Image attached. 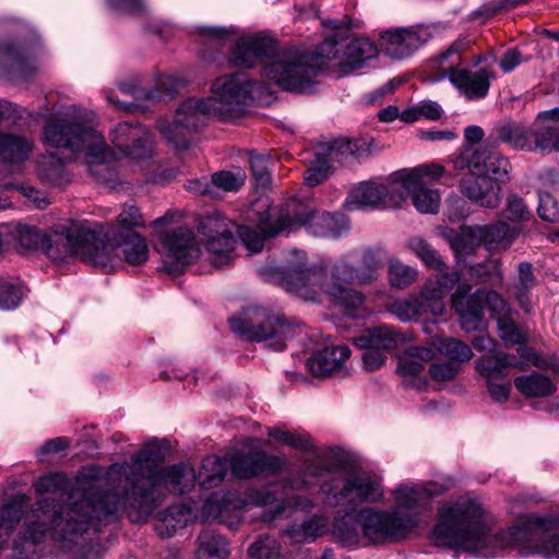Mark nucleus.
I'll list each match as a JSON object with an SVG mask.
<instances>
[{
  "label": "nucleus",
  "mask_w": 559,
  "mask_h": 559,
  "mask_svg": "<svg viewBox=\"0 0 559 559\" xmlns=\"http://www.w3.org/2000/svg\"><path fill=\"white\" fill-rule=\"evenodd\" d=\"M99 468H86L78 480V488L71 492V502L58 509L56 499L45 497L24 509L20 522L9 535L1 539L3 551L0 559H36L37 548L48 537L57 542L67 551L74 552L75 559H102L104 547L94 542L92 534L100 526L116 521L99 519L103 509L100 500L106 490L98 479Z\"/></svg>",
  "instance_id": "f257e3e1"
},
{
  "label": "nucleus",
  "mask_w": 559,
  "mask_h": 559,
  "mask_svg": "<svg viewBox=\"0 0 559 559\" xmlns=\"http://www.w3.org/2000/svg\"><path fill=\"white\" fill-rule=\"evenodd\" d=\"M431 538L438 546L464 550L477 557H495L500 549H515L522 557L539 555L559 558V522L530 514L492 535L481 504L469 497L450 500L438 509Z\"/></svg>",
  "instance_id": "f03ea898"
},
{
  "label": "nucleus",
  "mask_w": 559,
  "mask_h": 559,
  "mask_svg": "<svg viewBox=\"0 0 559 559\" xmlns=\"http://www.w3.org/2000/svg\"><path fill=\"white\" fill-rule=\"evenodd\" d=\"M160 451L145 447L130 462L112 464L98 479L106 490L100 500L99 519H112L126 512L133 523H145L167 492L182 495L190 491L197 475L188 464L160 466Z\"/></svg>",
  "instance_id": "7ed1b4c3"
},
{
  "label": "nucleus",
  "mask_w": 559,
  "mask_h": 559,
  "mask_svg": "<svg viewBox=\"0 0 559 559\" xmlns=\"http://www.w3.org/2000/svg\"><path fill=\"white\" fill-rule=\"evenodd\" d=\"M273 214H269V218ZM305 227L309 234L321 238H340L349 229L348 219L341 213L331 214L312 209L297 198L286 202L281 215L275 221H261L255 227L237 226L219 212L203 217L199 223V231L206 238V250L211 263L216 267H225L233 260V251L237 242L236 231L245 247L252 253L260 252L267 237L297 227Z\"/></svg>",
  "instance_id": "20e7f679"
},
{
  "label": "nucleus",
  "mask_w": 559,
  "mask_h": 559,
  "mask_svg": "<svg viewBox=\"0 0 559 559\" xmlns=\"http://www.w3.org/2000/svg\"><path fill=\"white\" fill-rule=\"evenodd\" d=\"M306 258L301 250H289L282 265L266 264L258 270V274L263 281L276 284L304 300L319 301L320 295L325 294L349 317L370 313L364 307L365 295L346 286L357 283L358 275L347 259L308 265Z\"/></svg>",
  "instance_id": "39448f33"
},
{
  "label": "nucleus",
  "mask_w": 559,
  "mask_h": 559,
  "mask_svg": "<svg viewBox=\"0 0 559 559\" xmlns=\"http://www.w3.org/2000/svg\"><path fill=\"white\" fill-rule=\"evenodd\" d=\"M94 111L70 105L46 118L43 128L45 145L83 154L91 174L99 181L109 182L111 170L107 163L112 157L105 138L95 130Z\"/></svg>",
  "instance_id": "423d86ee"
},
{
  "label": "nucleus",
  "mask_w": 559,
  "mask_h": 559,
  "mask_svg": "<svg viewBox=\"0 0 559 559\" xmlns=\"http://www.w3.org/2000/svg\"><path fill=\"white\" fill-rule=\"evenodd\" d=\"M9 234L21 248L40 249L52 261L66 262L70 258H80L105 267L112 261V248L104 245L95 230L84 223L72 222L69 226L55 228L51 234L17 223L10 227Z\"/></svg>",
  "instance_id": "0eeeda50"
},
{
  "label": "nucleus",
  "mask_w": 559,
  "mask_h": 559,
  "mask_svg": "<svg viewBox=\"0 0 559 559\" xmlns=\"http://www.w3.org/2000/svg\"><path fill=\"white\" fill-rule=\"evenodd\" d=\"M456 170L467 169L473 176L461 180V192L485 207H497L500 203V185L509 180L511 165L500 152L488 143L478 147L464 146L450 156Z\"/></svg>",
  "instance_id": "6e6552de"
},
{
  "label": "nucleus",
  "mask_w": 559,
  "mask_h": 559,
  "mask_svg": "<svg viewBox=\"0 0 559 559\" xmlns=\"http://www.w3.org/2000/svg\"><path fill=\"white\" fill-rule=\"evenodd\" d=\"M341 59L338 43L330 37L312 53L295 48L281 50L276 60L265 69V75L284 91L307 93L312 91L319 72L331 62L338 67Z\"/></svg>",
  "instance_id": "1a4fd4ad"
},
{
  "label": "nucleus",
  "mask_w": 559,
  "mask_h": 559,
  "mask_svg": "<svg viewBox=\"0 0 559 559\" xmlns=\"http://www.w3.org/2000/svg\"><path fill=\"white\" fill-rule=\"evenodd\" d=\"M229 325L234 333L252 342H264L275 352L285 349L286 342L294 337L299 329L282 313L261 307L247 309L243 317L229 319Z\"/></svg>",
  "instance_id": "9d476101"
},
{
  "label": "nucleus",
  "mask_w": 559,
  "mask_h": 559,
  "mask_svg": "<svg viewBox=\"0 0 559 559\" xmlns=\"http://www.w3.org/2000/svg\"><path fill=\"white\" fill-rule=\"evenodd\" d=\"M212 116H214L213 108L209 106L205 98L191 97L178 106L173 121L160 119L157 128L167 144L182 154L190 147L188 133L203 128Z\"/></svg>",
  "instance_id": "9b49d317"
},
{
  "label": "nucleus",
  "mask_w": 559,
  "mask_h": 559,
  "mask_svg": "<svg viewBox=\"0 0 559 559\" xmlns=\"http://www.w3.org/2000/svg\"><path fill=\"white\" fill-rule=\"evenodd\" d=\"M323 503L328 507H345L354 510L365 502H377L383 497L378 480L366 475L332 477L320 486Z\"/></svg>",
  "instance_id": "f8f14e48"
},
{
  "label": "nucleus",
  "mask_w": 559,
  "mask_h": 559,
  "mask_svg": "<svg viewBox=\"0 0 559 559\" xmlns=\"http://www.w3.org/2000/svg\"><path fill=\"white\" fill-rule=\"evenodd\" d=\"M255 86L242 72L217 78L212 84V96L206 97L214 116L228 120L240 116L252 99Z\"/></svg>",
  "instance_id": "ddd939ff"
},
{
  "label": "nucleus",
  "mask_w": 559,
  "mask_h": 559,
  "mask_svg": "<svg viewBox=\"0 0 559 559\" xmlns=\"http://www.w3.org/2000/svg\"><path fill=\"white\" fill-rule=\"evenodd\" d=\"M451 304L464 324L476 326L483 320L486 307L495 317L508 318L512 309L508 302L495 290L479 288L472 293V286L462 282L451 296Z\"/></svg>",
  "instance_id": "4468645a"
},
{
  "label": "nucleus",
  "mask_w": 559,
  "mask_h": 559,
  "mask_svg": "<svg viewBox=\"0 0 559 559\" xmlns=\"http://www.w3.org/2000/svg\"><path fill=\"white\" fill-rule=\"evenodd\" d=\"M158 251L162 255L163 270L173 276L179 275L201 252L193 230L187 227L163 234Z\"/></svg>",
  "instance_id": "2eb2a0df"
},
{
  "label": "nucleus",
  "mask_w": 559,
  "mask_h": 559,
  "mask_svg": "<svg viewBox=\"0 0 559 559\" xmlns=\"http://www.w3.org/2000/svg\"><path fill=\"white\" fill-rule=\"evenodd\" d=\"M357 519L364 535L371 542H381L386 538L403 537L416 526L415 515H399L392 512L362 509Z\"/></svg>",
  "instance_id": "dca6fc26"
},
{
  "label": "nucleus",
  "mask_w": 559,
  "mask_h": 559,
  "mask_svg": "<svg viewBox=\"0 0 559 559\" xmlns=\"http://www.w3.org/2000/svg\"><path fill=\"white\" fill-rule=\"evenodd\" d=\"M454 484L455 480L451 476H442L439 480L424 484H402L394 490V510L399 515H415L417 521L420 509L430 499L452 489Z\"/></svg>",
  "instance_id": "f3484780"
},
{
  "label": "nucleus",
  "mask_w": 559,
  "mask_h": 559,
  "mask_svg": "<svg viewBox=\"0 0 559 559\" xmlns=\"http://www.w3.org/2000/svg\"><path fill=\"white\" fill-rule=\"evenodd\" d=\"M271 485L262 488L250 487L240 497L237 492H227L221 500L215 496L206 500V504H217V518L219 522L231 526L240 521L241 511L247 507H265L276 501V495L271 490Z\"/></svg>",
  "instance_id": "a211bd4d"
},
{
  "label": "nucleus",
  "mask_w": 559,
  "mask_h": 559,
  "mask_svg": "<svg viewBox=\"0 0 559 559\" xmlns=\"http://www.w3.org/2000/svg\"><path fill=\"white\" fill-rule=\"evenodd\" d=\"M112 144L126 156L136 159L143 170L151 167L152 134L139 122H120L110 130Z\"/></svg>",
  "instance_id": "6ab92c4d"
},
{
  "label": "nucleus",
  "mask_w": 559,
  "mask_h": 559,
  "mask_svg": "<svg viewBox=\"0 0 559 559\" xmlns=\"http://www.w3.org/2000/svg\"><path fill=\"white\" fill-rule=\"evenodd\" d=\"M281 51H277V41L267 35L257 34L245 36L237 40L229 56V63L235 67L253 68L266 58H272L263 69V76L266 78L265 69L272 64ZM276 84L274 80H272Z\"/></svg>",
  "instance_id": "aec40b11"
},
{
  "label": "nucleus",
  "mask_w": 559,
  "mask_h": 559,
  "mask_svg": "<svg viewBox=\"0 0 559 559\" xmlns=\"http://www.w3.org/2000/svg\"><path fill=\"white\" fill-rule=\"evenodd\" d=\"M231 474L242 480L262 475H277L285 466V459L259 450L253 452L236 451L228 457Z\"/></svg>",
  "instance_id": "412c9836"
},
{
  "label": "nucleus",
  "mask_w": 559,
  "mask_h": 559,
  "mask_svg": "<svg viewBox=\"0 0 559 559\" xmlns=\"http://www.w3.org/2000/svg\"><path fill=\"white\" fill-rule=\"evenodd\" d=\"M432 37L429 26L416 25L384 31L380 35V47L392 59L411 57L420 46Z\"/></svg>",
  "instance_id": "4be33fe9"
},
{
  "label": "nucleus",
  "mask_w": 559,
  "mask_h": 559,
  "mask_svg": "<svg viewBox=\"0 0 559 559\" xmlns=\"http://www.w3.org/2000/svg\"><path fill=\"white\" fill-rule=\"evenodd\" d=\"M442 78H447L461 95L469 100L480 99L488 95L491 81L496 79L489 68L469 70L451 63L443 70Z\"/></svg>",
  "instance_id": "5701e85b"
},
{
  "label": "nucleus",
  "mask_w": 559,
  "mask_h": 559,
  "mask_svg": "<svg viewBox=\"0 0 559 559\" xmlns=\"http://www.w3.org/2000/svg\"><path fill=\"white\" fill-rule=\"evenodd\" d=\"M395 174L391 176L388 185L374 180L364 181L357 185L348 194L345 205L349 210H358L364 206L374 207L385 201L396 205L397 192H404L403 188L393 189Z\"/></svg>",
  "instance_id": "b1692460"
},
{
  "label": "nucleus",
  "mask_w": 559,
  "mask_h": 559,
  "mask_svg": "<svg viewBox=\"0 0 559 559\" xmlns=\"http://www.w3.org/2000/svg\"><path fill=\"white\" fill-rule=\"evenodd\" d=\"M461 275L457 271L442 272L427 278L419 296L433 317H442L445 312L444 297L452 288L460 284Z\"/></svg>",
  "instance_id": "393cba45"
},
{
  "label": "nucleus",
  "mask_w": 559,
  "mask_h": 559,
  "mask_svg": "<svg viewBox=\"0 0 559 559\" xmlns=\"http://www.w3.org/2000/svg\"><path fill=\"white\" fill-rule=\"evenodd\" d=\"M358 348H373L380 352H391L406 342V337L392 325H379L367 329L353 340Z\"/></svg>",
  "instance_id": "a878e982"
},
{
  "label": "nucleus",
  "mask_w": 559,
  "mask_h": 559,
  "mask_svg": "<svg viewBox=\"0 0 559 559\" xmlns=\"http://www.w3.org/2000/svg\"><path fill=\"white\" fill-rule=\"evenodd\" d=\"M349 356L350 349L347 345L325 347L308 358L307 367L314 376H330L341 372Z\"/></svg>",
  "instance_id": "bb28decb"
},
{
  "label": "nucleus",
  "mask_w": 559,
  "mask_h": 559,
  "mask_svg": "<svg viewBox=\"0 0 559 559\" xmlns=\"http://www.w3.org/2000/svg\"><path fill=\"white\" fill-rule=\"evenodd\" d=\"M332 471V465L321 454L302 460V466L296 475H290L281 480L284 489L297 491L308 490L313 487L312 478H319Z\"/></svg>",
  "instance_id": "cd10ccee"
},
{
  "label": "nucleus",
  "mask_w": 559,
  "mask_h": 559,
  "mask_svg": "<svg viewBox=\"0 0 559 559\" xmlns=\"http://www.w3.org/2000/svg\"><path fill=\"white\" fill-rule=\"evenodd\" d=\"M96 236L98 239L107 246H110L112 248L111 255L112 261L111 264L108 266H103L105 271H108L114 267L118 254H117V246L122 247V253L124 255V260L132 265H139L144 263L148 258V248L145 239L138 233L134 231H128L126 235L121 236V240H116V246L110 243L109 241H104V239L100 237V234L95 230ZM102 267V265H98Z\"/></svg>",
  "instance_id": "c85d7f7f"
},
{
  "label": "nucleus",
  "mask_w": 559,
  "mask_h": 559,
  "mask_svg": "<svg viewBox=\"0 0 559 559\" xmlns=\"http://www.w3.org/2000/svg\"><path fill=\"white\" fill-rule=\"evenodd\" d=\"M510 368L522 370L523 362L518 361L514 355L502 350L483 355L475 361L476 371L486 381L504 379Z\"/></svg>",
  "instance_id": "c756f323"
},
{
  "label": "nucleus",
  "mask_w": 559,
  "mask_h": 559,
  "mask_svg": "<svg viewBox=\"0 0 559 559\" xmlns=\"http://www.w3.org/2000/svg\"><path fill=\"white\" fill-rule=\"evenodd\" d=\"M378 55L379 49L370 39L354 38L345 46L338 68L343 73H347L364 67L367 61L374 59Z\"/></svg>",
  "instance_id": "7c9ffc66"
},
{
  "label": "nucleus",
  "mask_w": 559,
  "mask_h": 559,
  "mask_svg": "<svg viewBox=\"0 0 559 559\" xmlns=\"http://www.w3.org/2000/svg\"><path fill=\"white\" fill-rule=\"evenodd\" d=\"M444 171V167L438 164L423 165L409 170L399 171L395 174L393 189L403 188L404 192L412 191L437 180Z\"/></svg>",
  "instance_id": "2f4dec72"
},
{
  "label": "nucleus",
  "mask_w": 559,
  "mask_h": 559,
  "mask_svg": "<svg viewBox=\"0 0 559 559\" xmlns=\"http://www.w3.org/2000/svg\"><path fill=\"white\" fill-rule=\"evenodd\" d=\"M192 520L191 509L183 504H174L158 512L154 523L156 534L162 538L173 537Z\"/></svg>",
  "instance_id": "473e14b6"
},
{
  "label": "nucleus",
  "mask_w": 559,
  "mask_h": 559,
  "mask_svg": "<svg viewBox=\"0 0 559 559\" xmlns=\"http://www.w3.org/2000/svg\"><path fill=\"white\" fill-rule=\"evenodd\" d=\"M34 151V142L20 134L0 131V160L9 164H22Z\"/></svg>",
  "instance_id": "72a5a7b5"
},
{
  "label": "nucleus",
  "mask_w": 559,
  "mask_h": 559,
  "mask_svg": "<svg viewBox=\"0 0 559 559\" xmlns=\"http://www.w3.org/2000/svg\"><path fill=\"white\" fill-rule=\"evenodd\" d=\"M37 174L43 182L62 187L71 181L72 175L67 169L64 158L57 153H47L37 160Z\"/></svg>",
  "instance_id": "f704fd0d"
},
{
  "label": "nucleus",
  "mask_w": 559,
  "mask_h": 559,
  "mask_svg": "<svg viewBox=\"0 0 559 559\" xmlns=\"http://www.w3.org/2000/svg\"><path fill=\"white\" fill-rule=\"evenodd\" d=\"M481 245L491 252L508 249L515 238V233L506 223H497L493 225L476 226L473 231Z\"/></svg>",
  "instance_id": "c9c22d12"
},
{
  "label": "nucleus",
  "mask_w": 559,
  "mask_h": 559,
  "mask_svg": "<svg viewBox=\"0 0 559 559\" xmlns=\"http://www.w3.org/2000/svg\"><path fill=\"white\" fill-rule=\"evenodd\" d=\"M228 467V459L209 455L202 460L197 480L204 489L214 488L224 480Z\"/></svg>",
  "instance_id": "e433bc0d"
},
{
  "label": "nucleus",
  "mask_w": 559,
  "mask_h": 559,
  "mask_svg": "<svg viewBox=\"0 0 559 559\" xmlns=\"http://www.w3.org/2000/svg\"><path fill=\"white\" fill-rule=\"evenodd\" d=\"M386 311L403 323L415 322L429 312L420 296L408 295L397 298L386 306Z\"/></svg>",
  "instance_id": "4c0bfd02"
},
{
  "label": "nucleus",
  "mask_w": 559,
  "mask_h": 559,
  "mask_svg": "<svg viewBox=\"0 0 559 559\" xmlns=\"http://www.w3.org/2000/svg\"><path fill=\"white\" fill-rule=\"evenodd\" d=\"M228 542L222 535L204 531L198 537L195 559H228Z\"/></svg>",
  "instance_id": "58836bf2"
},
{
  "label": "nucleus",
  "mask_w": 559,
  "mask_h": 559,
  "mask_svg": "<svg viewBox=\"0 0 559 559\" xmlns=\"http://www.w3.org/2000/svg\"><path fill=\"white\" fill-rule=\"evenodd\" d=\"M435 356L436 349L432 346L414 347L399 358L397 371L404 377L417 376Z\"/></svg>",
  "instance_id": "ea45409f"
},
{
  "label": "nucleus",
  "mask_w": 559,
  "mask_h": 559,
  "mask_svg": "<svg viewBox=\"0 0 559 559\" xmlns=\"http://www.w3.org/2000/svg\"><path fill=\"white\" fill-rule=\"evenodd\" d=\"M328 518L313 515L300 524H292L286 534L296 544L311 543L326 531Z\"/></svg>",
  "instance_id": "a19ab883"
},
{
  "label": "nucleus",
  "mask_w": 559,
  "mask_h": 559,
  "mask_svg": "<svg viewBox=\"0 0 559 559\" xmlns=\"http://www.w3.org/2000/svg\"><path fill=\"white\" fill-rule=\"evenodd\" d=\"M516 390L525 397H545L555 392L551 380L538 372L516 377L513 381Z\"/></svg>",
  "instance_id": "79ce46f5"
},
{
  "label": "nucleus",
  "mask_w": 559,
  "mask_h": 559,
  "mask_svg": "<svg viewBox=\"0 0 559 559\" xmlns=\"http://www.w3.org/2000/svg\"><path fill=\"white\" fill-rule=\"evenodd\" d=\"M373 144L372 139H338L330 144V153L337 157V162H342L348 156L359 159L368 156L372 152Z\"/></svg>",
  "instance_id": "37998d69"
},
{
  "label": "nucleus",
  "mask_w": 559,
  "mask_h": 559,
  "mask_svg": "<svg viewBox=\"0 0 559 559\" xmlns=\"http://www.w3.org/2000/svg\"><path fill=\"white\" fill-rule=\"evenodd\" d=\"M408 195H412L413 204L420 213H437L440 205V195L438 190L420 186L412 191L397 192L396 205L406 200Z\"/></svg>",
  "instance_id": "c03bdc74"
},
{
  "label": "nucleus",
  "mask_w": 559,
  "mask_h": 559,
  "mask_svg": "<svg viewBox=\"0 0 559 559\" xmlns=\"http://www.w3.org/2000/svg\"><path fill=\"white\" fill-rule=\"evenodd\" d=\"M267 436L281 444L304 453H309L313 450L312 440L306 432L290 431L284 427L274 426L267 428Z\"/></svg>",
  "instance_id": "a18cd8bd"
},
{
  "label": "nucleus",
  "mask_w": 559,
  "mask_h": 559,
  "mask_svg": "<svg viewBox=\"0 0 559 559\" xmlns=\"http://www.w3.org/2000/svg\"><path fill=\"white\" fill-rule=\"evenodd\" d=\"M498 336L507 347L525 345L530 342V331L516 323L511 316L497 319Z\"/></svg>",
  "instance_id": "49530a36"
},
{
  "label": "nucleus",
  "mask_w": 559,
  "mask_h": 559,
  "mask_svg": "<svg viewBox=\"0 0 559 559\" xmlns=\"http://www.w3.org/2000/svg\"><path fill=\"white\" fill-rule=\"evenodd\" d=\"M500 141L518 150H533V132L516 123H506L497 129Z\"/></svg>",
  "instance_id": "de8ad7c7"
},
{
  "label": "nucleus",
  "mask_w": 559,
  "mask_h": 559,
  "mask_svg": "<svg viewBox=\"0 0 559 559\" xmlns=\"http://www.w3.org/2000/svg\"><path fill=\"white\" fill-rule=\"evenodd\" d=\"M337 160L335 155L330 153V145L322 152L316 153L314 159L305 171V183L314 187L321 183L328 176L331 160Z\"/></svg>",
  "instance_id": "09e8293b"
},
{
  "label": "nucleus",
  "mask_w": 559,
  "mask_h": 559,
  "mask_svg": "<svg viewBox=\"0 0 559 559\" xmlns=\"http://www.w3.org/2000/svg\"><path fill=\"white\" fill-rule=\"evenodd\" d=\"M383 266L379 250H366L361 257V264L357 269V284L366 285L374 282Z\"/></svg>",
  "instance_id": "8fccbe9b"
},
{
  "label": "nucleus",
  "mask_w": 559,
  "mask_h": 559,
  "mask_svg": "<svg viewBox=\"0 0 559 559\" xmlns=\"http://www.w3.org/2000/svg\"><path fill=\"white\" fill-rule=\"evenodd\" d=\"M407 247L427 267L436 271H442L445 266V263L438 251L435 250L425 239L420 237H413L407 241Z\"/></svg>",
  "instance_id": "3c124183"
},
{
  "label": "nucleus",
  "mask_w": 559,
  "mask_h": 559,
  "mask_svg": "<svg viewBox=\"0 0 559 559\" xmlns=\"http://www.w3.org/2000/svg\"><path fill=\"white\" fill-rule=\"evenodd\" d=\"M388 277L392 287L405 289L416 282L418 271L397 259H391L388 266Z\"/></svg>",
  "instance_id": "603ef678"
},
{
  "label": "nucleus",
  "mask_w": 559,
  "mask_h": 559,
  "mask_svg": "<svg viewBox=\"0 0 559 559\" xmlns=\"http://www.w3.org/2000/svg\"><path fill=\"white\" fill-rule=\"evenodd\" d=\"M519 282L516 284V299L520 307L530 312L532 302L528 297V292L535 286V277L533 275L532 264L528 262H521L519 264Z\"/></svg>",
  "instance_id": "864d4df0"
},
{
  "label": "nucleus",
  "mask_w": 559,
  "mask_h": 559,
  "mask_svg": "<svg viewBox=\"0 0 559 559\" xmlns=\"http://www.w3.org/2000/svg\"><path fill=\"white\" fill-rule=\"evenodd\" d=\"M213 189L217 188L225 192L239 191L247 179V174L243 169L237 167L231 170H219L212 176Z\"/></svg>",
  "instance_id": "5fc2aeb1"
},
{
  "label": "nucleus",
  "mask_w": 559,
  "mask_h": 559,
  "mask_svg": "<svg viewBox=\"0 0 559 559\" xmlns=\"http://www.w3.org/2000/svg\"><path fill=\"white\" fill-rule=\"evenodd\" d=\"M438 349L442 355L448 357L451 362H465L472 359L473 350L466 343L453 338L445 337L439 342Z\"/></svg>",
  "instance_id": "6e6d98bb"
},
{
  "label": "nucleus",
  "mask_w": 559,
  "mask_h": 559,
  "mask_svg": "<svg viewBox=\"0 0 559 559\" xmlns=\"http://www.w3.org/2000/svg\"><path fill=\"white\" fill-rule=\"evenodd\" d=\"M37 495H60L63 496L69 490V481L66 475L55 473L39 477L34 484Z\"/></svg>",
  "instance_id": "4d7b16f0"
},
{
  "label": "nucleus",
  "mask_w": 559,
  "mask_h": 559,
  "mask_svg": "<svg viewBox=\"0 0 559 559\" xmlns=\"http://www.w3.org/2000/svg\"><path fill=\"white\" fill-rule=\"evenodd\" d=\"M475 228L476 226L462 227L460 233L451 237L450 245L456 255L471 254L481 245L480 239L473 233Z\"/></svg>",
  "instance_id": "13d9d810"
},
{
  "label": "nucleus",
  "mask_w": 559,
  "mask_h": 559,
  "mask_svg": "<svg viewBox=\"0 0 559 559\" xmlns=\"http://www.w3.org/2000/svg\"><path fill=\"white\" fill-rule=\"evenodd\" d=\"M251 559H281V545L271 536H261L249 548Z\"/></svg>",
  "instance_id": "bf43d9fd"
},
{
  "label": "nucleus",
  "mask_w": 559,
  "mask_h": 559,
  "mask_svg": "<svg viewBox=\"0 0 559 559\" xmlns=\"http://www.w3.org/2000/svg\"><path fill=\"white\" fill-rule=\"evenodd\" d=\"M559 150V134L554 126H540V130L533 132V150L549 153Z\"/></svg>",
  "instance_id": "052dcab7"
},
{
  "label": "nucleus",
  "mask_w": 559,
  "mask_h": 559,
  "mask_svg": "<svg viewBox=\"0 0 559 559\" xmlns=\"http://www.w3.org/2000/svg\"><path fill=\"white\" fill-rule=\"evenodd\" d=\"M359 524L352 522V519L337 520L333 526L335 538L344 546H356L359 542Z\"/></svg>",
  "instance_id": "680f3d73"
},
{
  "label": "nucleus",
  "mask_w": 559,
  "mask_h": 559,
  "mask_svg": "<svg viewBox=\"0 0 559 559\" xmlns=\"http://www.w3.org/2000/svg\"><path fill=\"white\" fill-rule=\"evenodd\" d=\"M23 297L21 285L10 281H0V308L10 310L16 308Z\"/></svg>",
  "instance_id": "e2e57ef3"
},
{
  "label": "nucleus",
  "mask_w": 559,
  "mask_h": 559,
  "mask_svg": "<svg viewBox=\"0 0 559 559\" xmlns=\"http://www.w3.org/2000/svg\"><path fill=\"white\" fill-rule=\"evenodd\" d=\"M269 157L262 154L250 153L249 163L257 186L265 188L271 183Z\"/></svg>",
  "instance_id": "0e129e2a"
},
{
  "label": "nucleus",
  "mask_w": 559,
  "mask_h": 559,
  "mask_svg": "<svg viewBox=\"0 0 559 559\" xmlns=\"http://www.w3.org/2000/svg\"><path fill=\"white\" fill-rule=\"evenodd\" d=\"M118 224L121 228L128 231H132L131 229L134 227H142L145 225L144 218L140 213V210L132 204H126L118 215Z\"/></svg>",
  "instance_id": "69168bd1"
},
{
  "label": "nucleus",
  "mask_w": 559,
  "mask_h": 559,
  "mask_svg": "<svg viewBox=\"0 0 559 559\" xmlns=\"http://www.w3.org/2000/svg\"><path fill=\"white\" fill-rule=\"evenodd\" d=\"M538 198L539 204L537 212L539 217L546 222H556L559 218V209L557 201L548 192H539Z\"/></svg>",
  "instance_id": "338daca9"
},
{
  "label": "nucleus",
  "mask_w": 559,
  "mask_h": 559,
  "mask_svg": "<svg viewBox=\"0 0 559 559\" xmlns=\"http://www.w3.org/2000/svg\"><path fill=\"white\" fill-rule=\"evenodd\" d=\"M460 370V366L455 362H433L429 367V374L436 381H449L452 380Z\"/></svg>",
  "instance_id": "774afa93"
}]
</instances>
